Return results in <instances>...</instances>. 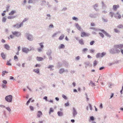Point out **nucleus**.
<instances>
[{
  "instance_id": "obj_1",
  "label": "nucleus",
  "mask_w": 123,
  "mask_h": 123,
  "mask_svg": "<svg viewBox=\"0 0 123 123\" xmlns=\"http://www.w3.org/2000/svg\"><path fill=\"white\" fill-rule=\"evenodd\" d=\"M115 49H111L110 53L112 54H113L115 53H118L120 52V50L118 49H120L123 48V45L120 44L114 46Z\"/></svg>"
},
{
  "instance_id": "obj_2",
  "label": "nucleus",
  "mask_w": 123,
  "mask_h": 123,
  "mask_svg": "<svg viewBox=\"0 0 123 123\" xmlns=\"http://www.w3.org/2000/svg\"><path fill=\"white\" fill-rule=\"evenodd\" d=\"M27 20V19L26 18H25L23 21L22 22H21L20 24H16L14 25L13 26V27L18 28L23 26V23L25 22Z\"/></svg>"
},
{
  "instance_id": "obj_3",
  "label": "nucleus",
  "mask_w": 123,
  "mask_h": 123,
  "mask_svg": "<svg viewBox=\"0 0 123 123\" xmlns=\"http://www.w3.org/2000/svg\"><path fill=\"white\" fill-rule=\"evenodd\" d=\"M12 96L11 95L6 96L5 98L6 101L9 102H11L12 101Z\"/></svg>"
},
{
  "instance_id": "obj_4",
  "label": "nucleus",
  "mask_w": 123,
  "mask_h": 123,
  "mask_svg": "<svg viewBox=\"0 0 123 123\" xmlns=\"http://www.w3.org/2000/svg\"><path fill=\"white\" fill-rule=\"evenodd\" d=\"M32 49H33V48L31 49H30V50L26 48H23L22 49L23 52L25 53H27L29 51Z\"/></svg>"
},
{
  "instance_id": "obj_5",
  "label": "nucleus",
  "mask_w": 123,
  "mask_h": 123,
  "mask_svg": "<svg viewBox=\"0 0 123 123\" xmlns=\"http://www.w3.org/2000/svg\"><path fill=\"white\" fill-rule=\"evenodd\" d=\"M119 6L118 5H114L113 6V9L115 11H116L117 10V9L119 7Z\"/></svg>"
},
{
  "instance_id": "obj_6",
  "label": "nucleus",
  "mask_w": 123,
  "mask_h": 123,
  "mask_svg": "<svg viewBox=\"0 0 123 123\" xmlns=\"http://www.w3.org/2000/svg\"><path fill=\"white\" fill-rule=\"evenodd\" d=\"M27 39L30 41H32L33 40V38L32 36L30 34H27Z\"/></svg>"
},
{
  "instance_id": "obj_7",
  "label": "nucleus",
  "mask_w": 123,
  "mask_h": 123,
  "mask_svg": "<svg viewBox=\"0 0 123 123\" xmlns=\"http://www.w3.org/2000/svg\"><path fill=\"white\" fill-rule=\"evenodd\" d=\"M13 34L17 36H19L20 35V33L19 32L17 31H14L12 32Z\"/></svg>"
},
{
  "instance_id": "obj_8",
  "label": "nucleus",
  "mask_w": 123,
  "mask_h": 123,
  "mask_svg": "<svg viewBox=\"0 0 123 123\" xmlns=\"http://www.w3.org/2000/svg\"><path fill=\"white\" fill-rule=\"evenodd\" d=\"M75 26L76 27V28L79 30H81V27L78 24V23H75Z\"/></svg>"
},
{
  "instance_id": "obj_9",
  "label": "nucleus",
  "mask_w": 123,
  "mask_h": 123,
  "mask_svg": "<svg viewBox=\"0 0 123 123\" xmlns=\"http://www.w3.org/2000/svg\"><path fill=\"white\" fill-rule=\"evenodd\" d=\"M89 16L93 18H95L97 17L96 14H95L90 13L89 14Z\"/></svg>"
},
{
  "instance_id": "obj_10",
  "label": "nucleus",
  "mask_w": 123,
  "mask_h": 123,
  "mask_svg": "<svg viewBox=\"0 0 123 123\" xmlns=\"http://www.w3.org/2000/svg\"><path fill=\"white\" fill-rule=\"evenodd\" d=\"M98 5L97 4H96L93 6V7L94 9L96 11H99V9H98L97 8H96L98 7Z\"/></svg>"
},
{
  "instance_id": "obj_11",
  "label": "nucleus",
  "mask_w": 123,
  "mask_h": 123,
  "mask_svg": "<svg viewBox=\"0 0 123 123\" xmlns=\"http://www.w3.org/2000/svg\"><path fill=\"white\" fill-rule=\"evenodd\" d=\"M73 114L74 117H75V116L77 114V112L76 111L75 108H73Z\"/></svg>"
},
{
  "instance_id": "obj_12",
  "label": "nucleus",
  "mask_w": 123,
  "mask_h": 123,
  "mask_svg": "<svg viewBox=\"0 0 123 123\" xmlns=\"http://www.w3.org/2000/svg\"><path fill=\"white\" fill-rule=\"evenodd\" d=\"M42 115V113L40 111H38L37 114V116L38 117H39Z\"/></svg>"
},
{
  "instance_id": "obj_13",
  "label": "nucleus",
  "mask_w": 123,
  "mask_h": 123,
  "mask_svg": "<svg viewBox=\"0 0 123 123\" xmlns=\"http://www.w3.org/2000/svg\"><path fill=\"white\" fill-rule=\"evenodd\" d=\"M37 60L39 61H41L43 60V58L41 57L37 56L36 58Z\"/></svg>"
},
{
  "instance_id": "obj_14",
  "label": "nucleus",
  "mask_w": 123,
  "mask_h": 123,
  "mask_svg": "<svg viewBox=\"0 0 123 123\" xmlns=\"http://www.w3.org/2000/svg\"><path fill=\"white\" fill-rule=\"evenodd\" d=\"M41 6H43L45 5L46 3V1L45 0H41Z\"/></svg>"
},
{
  "instance_id": "obj_15",
  "label": "nucleus",
  "mask_w": 123,
  "mask_h": 123,
  "mask_svg": "<svg viewBox=\"0 0 123 123\" xmlns=\"http://www.w3.org/2000/svg\"><path fill=\"white\" fill-rule=\"evenodd\" d=\"M72 19L73 20H75L76 21H77L79 20V19L78 18L75 16H74L73 17Z\"/></svg>"
},
{
  "instance_id": "obj_16",
  "label": "nucleus",
  "mask_w": 123,
  "mask_h": 123,
  "mask_svg": "<svg viewBox=\"0 0 123 123\" xmlns=\"http://www.w3.org/2000/svg\"><path fill=\"white\" fill-rule=\"evenodd\" d=\"M79 43L81 45H83L84 44V42L82 39L79 40Z\"/></svg>"
},
{
  "instance_id": "obj_17",
  "label": "nucleus",
  "mask_w": 123,
  "mask_h": 123,
  "mask_svg": "<svg viewBox=\"0 0 123 123\" xmlns=\"http://www.w3.org/2000/svg\"><path fill=\"white\" fill-rule=\"evenodd\" d=\"M16 11L15 10H13L12 11L10 12L9 13V14L10 15H12L14 14L15 13Z\"/></svg>"
},
{
  "instance_id": "obj_18",
  "label": "nucleus",
  "mask_w": 123,
  "mask_h": 123,
  "mask_svg": "<svg viewBox=\"0 0 123 123\" xmlns=\"http://www.w3.org/2000/svg\"><path fill=\"white\" fill-rule=\"evenodd\" d=\"M102 8L103 9H105L106 8V6L105 5L104 3L103 2H102Z\"/></svg>"
},
{
  "instance_id": "obj_19",
  "label": "nucleus",
  "mask_w": 123,
  "mask_h": 123,
  "mask_svg": "<svg viewBox=\"0 0 123 123\" xmlns=\"http://www.w3.org/2000/svg\"><path fill=\"white\" fill-rule=\"evenodd\" d=\"M115 15V16H116V15H117L119 19H120L121 18V16L119 13V12H117Z\"/></svg>"
},
{
  "instance_id": "obj_20",
  "label": "nucleus",
  "mask_w": 123,
  "mask_h": 123,
  "mask_svg": "<svg viewBox=\"0 0 123 123\" xmlns=\"http://www.w3.org/2000/svg\"><path fill=\"white\" fill-rule=\"evenodd\" d=\"M65 71L63 68H61L60 69L59 71V73L60 74H62Z\"/></svg>"
},
{
  "instance_id": "obj_21",
  "label": "nucleus",
  "mask_w": 123,
  "mask_h": 123,
  "mask_svg": "<svg viewBox=\"0 0 123 123\" xmlns=\"http://www.w3.org/2000/svg\"><path fill=\"white\" fill-rule=\"evenodd\" d=\"M90 28L92 29H93V30L95 31H104V30H103L99 29H98L95 28Z\"/></svg>"
},
{
  "instance_id": "obj_22",
  "label": "nucleus",
  "mask_w": 123,
  "mask_h": 123,
  "mask_svg": "<svg viewBox=\"0 0 123 123\" xmlns=\"http://www.w3.org/2000/svg\"><path fill=\"white\" fill-rule=\"evenodd\" d=\"M87 36V34L84 32H82L81 35V37H84Z\"/></svg>"
},
{
  "instance_id": "obj_23",
  "label": "nucleus",
  "mask_w": 123,
  "mask_h": 123,
  "mask_svg": "<svg viewBox=\"0 0 123 123\" xmlns=\"http://www.w3.org/2000/svg\"><path fill=\"white\" fill-rule=\"evenodd\" d=\"M16 17L15 16H8L7 17V18L8 19H11L15 18Z\"/></svg>"
},
{
  "instance_id": "obj_24",
  "label": "nucleus",
  "mask_w": 123,
  "mask_h": 123,
  "mask_svg": "<svg viewBox=\"0 0 123 123\" xmlns=\"http://www.w3.org/2000/svg\"><path fill=\"white\" fill-rule=\"evenodd\" d=\"M64 45L62 44H61L59 47V49H61L62 48H64Z\"/></svg>"
},
{
  "instance_id": "obj_25",
  "label": "nucleus",
  "mask_w": 123,
  "mask_h": 123,
  "mask_svg": "<svg viewBox=\"0 0 123 123\" xmlns=\"http://www.w3.org/2000/svg\"><path fill=\"white\" fill-rule=\"evenodd\" d=\"M5 48L7 50H9L10 48V47L8 45L6 44L5 45Z\"/></svg>"
},
{
  "instance_id": "obj_26",
  "label": "nucleus",
  "mask_w": 123,
  "mask_h": 123,
  "mask_svg": "<svg viewBox=\"0 0 123 123\" xmlns=\"http://www.w3.org/2000/svg\"><path fill=\"white\" fill-rule=\"evenodd\" d=\"M33 71L37 73H38L39 72V69H35L33 70Z\"/></svg>"
},
{
  "instance_id": "obj_27",
  "label": "nucleus",
  "mask_w": 123,
  "mask_h": 123,
  "mask_svg": "<svg viewBox=\"0 0 123 123\" xmlns=\"http://www.w3.org/2000/svg\"><path fill=\"white\" fill-rule=\"evenodd\" d=\"M57 114L59 116H62L63 115V113L60 111H58L57 112Z\"/></svg>"
},
{
  "instance_id": "obj_28",
  "label": "nucleus",
  "mask_w": 123,
  "mask_h": 123,
  "mask_svg": "<svg viewBox=\"0 0 123 123\" xmlns=\"http://www.w3.org/2000/svg\"><path fill=\"white\" fill-rule=\"evenodd\" d=\"M109 15L112 18L113 17V15L114 14V13L113 12H110L109 13Z\"/></svg>"
},
{
  "instance_id": "obj_29",
  "label": "nucleus",
  "mask_w": 123,
  "mask_h": 123,
  "mask_svg": "<svg viewBox=\"0 0 123 123\" xmlns=\"http://www.w3.org/2000/svg\"><path fill=\"white\" fill-rule=\"evenodd\" d=\"M64 36L63 35L61 36L59 38V39L60 40H62L64 37Z\"/></svg>"
},
{
  "instance_id": "obj_30",
  "label": "nucleus",
  "mask_w": 123,
  "mask_h": 123,
  "mask_svg": "<svg viewBox=\"0 0 123 123\" xmlns=\"http://www.w3.org/2000/svg\"><path fill=\"white\" fill-rule=\"evenodd\" d=\"M1 56L3 59H5V55L3 53H2L1 55Z\"/></svg>"
},
{
  "instance_id": "obj_31",
  "label": "nucleus",
  "mask_w": 123,
  "mask_h": 123,
  "mask_svg": "<svg viewBox=\"0 0 123 123\" xmlns=\"http://www.w3.org/2000/svg\"><path fill=\"white\" fill-rule=\"evenodd\" d=\"M102 21L105 22H107L108 21V20L107 19H105L104 18H102Z\"/></svg>"
},
{
  "instance_id": "obj_32",
  "label": "nucleus",
  "mask_w": 123,
  "mask_h": 123,
  "mask_svg": "<svg viewBox=\"0 0 123 123\" xmlns=\"http://www.w3.org/2000/svg\"><path fill=\"white\" fill-rule=\"evenodd\" d=\"M101 54L100 53L97 54L96 55V57L97 58H98L99 57H101Z\"/></svg>"
},
{
  "instance_id": "obj_33",
  "label": "nucleus",
  "mask_w": 123,
  "mask_h": 123,
  "mask_svg": "<svg viewBox=\"0 0 123 123\" xmlns=\"http://www.w3.org/2000/svg\"><path fill=\"white\" fill-rule=\"evenodd\" d=\"M43 42H42L39 43V44L40 45L41 48L42 49H43L44 47V46L43 45Z\"/></svg>"
},
{
  "instance_id": "obj_34",
  "label": "nucleus",
  "mask_w": 123,
  "mask_h": 123,
  "mask_svg": "<svg viewBox=\"0 0 123 123\" xmlns=\"http://www.w3.org/2000/svg\"><path fill=\"white\" fill-rule=\"evenodd\" d=\"M97 61L95 60L94 61L93 63V66L94 67L97 64Z\"/></svg>"
},
{
  "instance_id": "obj_35",
  "label": "nucleus",
  "mask_w": 123,
  "mask_h": 123,
  "mask_svg": "<svg viewBox=\"0 0 123 123\" xmlns=\"http://www.w3.org/2000/svg\"><path fill=\"white\" fill-rule=\"evenodd\" d=\"M54 111L53 109L52 108H50L49 110V113L50 114L51 112H53Z\"/></svg>"
},
{
  "instance_id": "obj_36",
  "label": "nucleus",
  "mask_w": 123,
  "mask_h": 123,
  "mask_svg": "<svg viewBox=\"0 0 123 123\" xmlns=\"http://www.w3.org/2000/svg\"><path fill=\"white\" fill-rule=\"evenodd\" d=\"M6 20V19L5 17H3L2 19V21L3 22H5Z\"/></svg>"
},
{
  "instance_id": "obj_37",
  "label": "nucleus",
  "mask_w": 123,
  "mask_h": 123,
  "mask_svg": "<svg viewBox=\"0 0 123 123\" xmlns=\"http://www.w3.org/2000/svg\"><path fill=\"white\" fill-rule=\"evenodd\" d=\"M31 99H32V98H30L29 99V100L27 101V102L26 103V105H28L30 103V101Z\"/></svg>"
},
{
  "instance_id": "obj_38",
  "label": "nucleus",
  "mask_w": 123,
  "mask_h": 123,
  "mask_svg": "<svg viewBox=\"0 0 123 123\" xmlns=\"http://www.w3.org/2000/svg\"><path fill=\"white\" fill-rule=\"evenodd\" d=\"M118 27L119 28L122 29L123 28V25H120L118 26Z\"/></svg>"
},
{
  "instance_id": "obj_39",
  "label": "nucleus",
  "mask_w": 123,
  "mask_h": 123,
  "mask_svg": "<svg viewBox=\"0 0 123 123\" xmlns=\"http://www.w3.org/2000/svg\"><path fill=\"white\" fill-rule=\"evenodd\" d=\"M94 43L95 41H92L90 42V44L91 45H92Z\"/></svg>"
},
{
  "instance_id": "obj_40",
  "label": "nucleus",
  "mask_w": 123,
  "mask_h": 123,
  "mask_svg": "<svg viewBox=\"0 0 123 123\" xmlns=\"http://www.w3.org/2000/svg\"><path fill=\"white\" fill-rule=\"evenodd\" d=\"M105 54V53L104 52H103L101 54V57H103Z\"/></svg>"
},
{
  "instance_id": "obj_41",
  "label": "nucleus",
  "mask_w": 123,
  "mask_h": 123,
  "mask_svg": "<svg viewBox=\"0 0 123 123\" xmlns=\"http://www.w3.org/2000/svg\"><path fill=\"white\" fill-rule=\"evenodd\" d=\"M67 9L66 7H64L61 10V11H65Z\"/></svg>"
},
{
  "instance_id": "obj_42",
  "label": "nucleus",
  "mask_w": 123,
  "mask_h": 123,
  "mask_svg": "<svg viewBox=\"0 0 123 123\" xmlns=\"http://www.w3.org/2000/svg\"><path fill=\"white\" fill-rule=\"evenodd\" d=\"M30 110H31L32 111L34 110V108L33 106H30Z\"/></svg>"
},
{
  "instance_id": "obj_43",
  "label": "nucleus",
  "mask_w": 123,
  "mask_h": 123,
  "mask_svg": "<svg viewBox=\"0 0 123 123\" xmlns=\"http://www.w3.org/2000/svg\"><path fill=\"white\" fill-rule=\"evenodd\" d=\"M54 67V66L53 65H49L48 67V68H51Z\"/></svg>"
},
{
  "instance_id": "obj_44",
  "label": "nucleus",
  "mask_w": 123,
  "mask_h": 123,
  "mask_svg": "<svg viewBox=\"0 0 123 123\" xmlns=\"http://www.w3.org/2000/svg\"><path fill=\"white\" fill-rule=\"evenodd\" d=\"M87 49L86 48H84V49H83V50H82V51L84 52H85L86 51H87Z\"/></svg>"
},
{
  "instance_id": "obj_45",
  "label": "nucleus",
  "mask_w": 123,
  "mask_h": 123,
  "mask_svg": "<svg viewBox=\"0 0 123 123\" xmlns=\"http://www.w3.org/2000/svg\"><path fill=\"white\" fill-rule=\"evenodd\" d=\"M47 16L49 17V19H51V15H50V14H47Z\"/></svg>"
},
{
  "instance_id": "obj_46",
  "label": "nucleus",
  "mask_w": 123,
  "mask_h": 123,
  "mask_svg": "<svg viewBox=\"0 0 123 123\" xmlns=\"http://www.w3.org/2000/svg\"><path fill=\"white\" fill-rule=\"evenodd\" d=\"M6 65L9 66H11V64L9 62L7 61L6 63Z\"/></svg>"
},
{
  "instance_id": "obj_47",
  "label": "nucleus",
  "mask_w": 123,
  "mask_h": 123,
  "mask_svg": "<svg viewBox=\"0 0 123 123\" xmlns=\"http://www.w3.org/2000/svg\"><path fill=\"white\" fill-rule=\"evenodd\" d=\"M6 109L9 111L10 112L11 111V109L9 107H6Z\"/></svg>"
},
{
  "instance_id": "obj_48",
  "label": "nucleus",
  "mask_w": 123,
  "mask_h": 123,
  "mask_svg": "<svg viewBox=\"0 0 123 123\" xmlns=\"http://www.w3.org/2000/svg\"><path fill=\"white\" fill-rule=\"evenodd\" d=\"M90 52L91 53H93L94 52V49H91L90 50Z\"/></svg>"
},
{
  "instance_id": "obj_49",
  "label": "nucleus",
  "mask_w": 123,
  "mask_h": 123,
  "mask_svg": "<svg viewBox=\"0 0 123 123\" xmlns=\"http://www.w3.org/2000/svg\"><path fill=\"white\" fill-rule=\"evenodd\" d=\"M62 96L63 98H64L65 99H67V97L64 95L63 94L62 95Z\"/></svg>"
},
{
  "instance_id": "obj_50",
  "label": "nucleus",
  "mask_w": 123,
  "mask_h": 123,
  "mask_svg": "<svg viewBox=\"0 0 123 123\" xmlns=\"http://www.w3.org/2000/svg\"><path fill=\"white\" fill-rule=\"evenodd\" d=\"M53 27H54V26L52 24H51L49 26V27L50 28H53Z\"/></svg>"
},
{
  "instance_id": "obj_51",
  "label": "nucleus",
  "mask_w": 123,
  "mask_h": 123,
  "mask_svg": "<svg viewBox=\"0 0 123 123\" xmlns=\"http://www.w3.org/2000/svg\"><path fill=\"white\" fill-rule=\"evenodd\" d=\"M33 2V1L32 0H28V3H32Z\"/></svg>"
},
{
  "instance_id": "obj_52",
  "label": "nucleus",
  "mask_w": 123,
  "mask_h": 123,
  "mask_svg": "<svg viewBox=\"0 0 123 123\" xmlns=\"http://www.w3.org/2000/svg\"><path fill=\"white\" fill-rule=\"evenodd\" d=\"M90 119L91 120H92V121L94 120V117L92 116L90 117Z\"/></svg>"
},
{
  "instance_id": "obj_53",
  "label": "nucleus",
  "mask_w": 123,
  "mask_h": 123,
  "mask_svg": "<svg viewBox=\"0 0 123 123\" xmlns=\"http://www.w3.org/2000/svg\"><path fill=\"white\" fill-rule=\"evenodd\" d=\"M95 25V24L93 23H92L91 24V26H94Z\"/></svg>"
},
{
  "instance_id": "obj_54",
  "label": "nucleus",
  "mask_w": 123,
  "mask_h": 123,
  "mask_svg": "<svg viewBox=\"0 0 123 123\" xmlns=\"http://www.w3.org/2000/svg\"><path fill=\"white\" fill-rule=\"evenodd\" d=\"M42 49L41 48L40 49H38V51L39 52H41V51H42Z\"/></svg>"
},
{
  "instance_id": "obj_55",
  "label": "nucleus",
  "mask_w": 123,
  "mask_h": 123,
  "mask_svg": "<svg viewBox=\"0 0 123 123\" xmlns=\"http://www.w3.org/2000/svg\"><path fill=\"white\" fill-rule=\"evenodd\" d=\"M9 8V6H7L6 8V10L8 12V11Z\"/></svg>"
},
{
  "instance_id": "obj_56",
  "label": "nucleus",
  "mask_w": 123,
  "mask_h": 123,
  "mask_svg": "<svg viewBox=\"0 0 123 123\" xmlns=\"http://www.w3.org/2000/svg\"><path fill=\"white\" fill-rule=\"evenodd\" d=\"M2 86L3 88H4L6 87V85L4 84L2 85Z\"/></svg>"
},
{
  "instance_id": "obj_57",
  "label": "nucleus",
  "mask_w": 123,
  "mask_h": 123,
  "mask_svg": "<svg viewBox=\"0 0 123 123\" xmlns=\"http://www.w3.org/2000/svg\"><path fill=\"white\" fill-rule=\"evenodd\" d=\"M40 66V65L39 64H37L35 65V67H39Z\"/></svg>"
},
{
  "instance_id": "obj_58",
  "label": "nucleus",
  "mask_w": 123,
  "mask_h": 123,
  "mask_svg": "<svg viewBox=\"0 0 123 123\" xmlns=\"http://www.w3.org/2000/svg\"><path fill=\"white\" fill-rule=\"evenodd\" d=\"M80 57L79 56H78L76 57V59L77 60H79L80 59Z\"/></svg>"
},
{
  "instance_id": "obj_59",
  "label": "nucleus",
  "mask_w": 123,
  "mask_h": 123,
  "mask_svg": "<svg viewBox=\"0 0 123 123\" xmlns=\"http://www.w3.org/2000/svg\"><path fill=\"white\" fill-rule=\"evenodd\" d=\"M47 97L46 96L44 97L43 98V99H45L46 101H47Z\"/></svg>"
},
{
  "instance_id": "obj_60",
  "label": "nucleus",
  "mask_w": 123,
  "mask_h": 123,
  "mask_svg": "<svg viewBox=\"0 0 123 123\" xmlns=\"http://www.w3.org/2000/svg\"><path fill=\"white\" fill-rule=\"evenodd\" d=\"M107 11L105 10H104L102 11V13L104 14H106V13H107Z\"/></svg>"
},
{
  "instance_id": "obj_61",
  "label": "nucleus",
  "mask_w": 123,
  "mask_h": 123,
  "mask_svg": "<svg viewBox=\"0 0 123 123\" xmlns=\"http://www.w3.org/2000/svg\"><path fill=\"white\" fill-rule=\"evenodd\" d=\"M3 83L5 84H6L7 83V81L6 80H4L3 81Z\"/></svg>"
},
{
  "instance_id": "obj_62",
  "label": "nucleus",
  "mask_w": 123,
  "mask_h": 123,
  "mask_svg": "<svg viewBox=\"0 0 123 123\" xmlns=\"http://www.w3.org/2000/svg\"><path fill=\"white\" fill-rule=\"evenodd\" d=\"M65 105L66 106H68L69 105V103L68 102L66 103L65 104Z\"/></svg>"
},
{
  "instance_id": "obj_63",
  "label": "nucleus",
  "mask_w": 123,
  "mask_h": 123,
  "mask_svg": "<svg viewBox=\"0 0 123 123\" xmlns=\"http://www.w3.org/2000/svg\"><path fill=\"white\" fill-rule=\"evenodd\" d=\"M99 34L102 37H104V36L103 34L102 33H99Z\"/></svg>"
},
{
  "instance_id": "obj_64",
  "label": "nucleus",
  "mask_w": 123,
  "mask_h": 123,
  "mask_svg": "<svg viewBox=\"0 0 123 123\" xmlns=\"http://www.w3.org/2000/svg\"><path fill=\"white\" fill-rule=\"evenodd\" d=\"M27 7L29 9H30L31 7V6L30 5H29L27 6Z\"/></svg>"
}]
</instances>
